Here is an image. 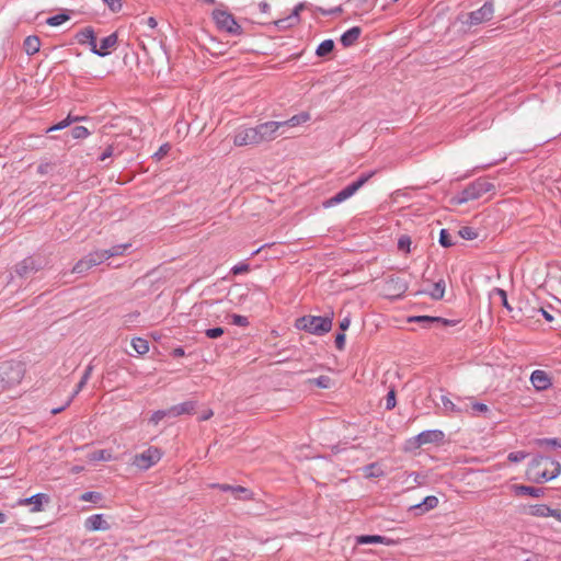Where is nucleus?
<instances>
[{"instance_id":"nucleus-1","label":"nucleus","mask_w":561,"mask_h":561,"mask_svg":"<svg viewBox=\"0 0 561 561\" xmlns=\"http://www.w3.org/2000/svg\"><path fill=\"white\" fill-rule=\"evenodd\" d=\"M527 473L535 483H543L561 474V463L545 455H536L529 462Z\"/></svg>"},{"instance_id":"nucleus-2","label":"nucleus","mask_w":561,"mask_h":561,"mask_svg":"<svg viewBox=\"0 0 561 561\" xmlns=\"http://www.w3.org/2000/svg\"><path fill=\"white\" fill-rule=\"evenodd\" d=\"M494 184L485 178H479L468 184L461 192L453 196L450 203L453 205H461L470 201L480 198L483 194L493 191Z\"/></svg>"},{"instance_id":"nucleus-3","label":"nucleus","mask_w":561,"mask_h":561,"mask_svg":"<svg viewBox=\"0 0 561 561\" xmlns=\"http://www.w3.org/2000/svg\"><path fill=\"white\" fill-rule=\"evenodd\" d=\"M333 314L329 316H302L296 320L295 327L314 335H324L332 329Z\"/></svg>"},{"instance_id":"nucleus-4","label":"nucleus","mask_w":561,"mask_h":561,"mask_svg":"<svg viewBox=\"0 0 561 561\" xmlns=\"http://www.w3.org/2000/svg\"><path fill=\"white\" fill-rule=\"evenodd\" d=\"M376 174V171H370L367 173H362L358 179L347 186H345L343 190H341L339 193H336L331 198L323 202V207L329 208L334 205H337L347 198L352 197L360 187H363L374 175Z\"/></svg>"},{"instance_id":"nucleus-5","label":"nucleus","mask_w":561,"mask_h":561,"mask_svg":"<svg viewBox=\"0 0 561 561\" xmlns=\"http://www.w3.org/2000/svg\"><path fill=\"white\" fill-rule=\"evenodd\" d=\"M47 261L39 254L26 256L15 264L14 273L21 278H28L45 268Z\"/></svg>"},{"instance_id":"nucleus-6","label":"nucleus","mask_w":561,"mask_h":561,"mask_svg":"<svg viewBox=\"0 0 561 561\" xmlns=\"http://www.w3.org/2000/svg\"><path fill=\"white\" fill-rule=\"evenodd\" d=\"M213 19L219 31L226 32L233 36L242 35L243 27L237 22L232 13L226 10H214Z\"/></svg>"},{"instance_id":"nucleus-7","label":"nucleus","mask_w":561,"mask_h":561,"mask_svg":"<svg viewBox=\"0 0 561 561\" xmlns=\"http://www.w3.org/2000/svg\"><path fill=\"white\" fill-rule=\"evenodd\" d=\"M24 373L20 362H4L0 366V381L7 387H13L21 382Z\"/></svg>"},{"instance_id":"nucleus-8","label":"nucleus","mask_w":561,"mask_h":561,"mask_svg":"<svg viewBox=\"0 0 561 561\" xmlns=\"http://www.w3.org/2000/svg\"><path fill=\"white\" fill-rule=\"evenodd\" d=\"M494 4L492 1H486L478 10L471 11L466 14L462 24L469 27L489 22L493 19Z\"/></svg>"},{"instance_id":"nucleus-9","label":"nucleus","mask_w":561,"mask_h":561,"mask_svg":"<svg viewBox=\"0 0 561 561\" xmlns=\"http://www.w3.org/2000/svg\"><path fill=\"white\" fill-rule=\"evenodd\" d=\"M162 457V451L160 448L150 446L141 454H137L134 457L133 465L141 470H148L152 466H154Z\"/></svg>"},{"instance_id":"nucleus-10","label":"nucleus","mask_w":561,"mask_h":561,"mask_svg":"<svg viewBox=\"0 0 561 561\" xmlns=\"http://www.w3.org/2000/svg\"><path fill=\"white\" fill-rule=\"evenodd\" d=\"M233 145L238 147L260 145L256 128L250 127L238 129L233 136Z\"/></svg>"},{"instance_id":"nucleus-11","label":"nucleus","mask_w":561,"mask_h":561,"mask_svg":"<svg viewBox=\"0 0 561 561\" xmlns=\"http://www.w3.org/2000/svg\"><path fill=\"white\" fill-rule=\"evenodd\" d=\"M282 126L283 123L274 121L265 122L255 126L260 144L276 139L278 136L277 131Z\"/></svg>"},{"instance_id":"nucleus-12","label":"nucleus","mask_w":561,"mask_h":561,"mask_svg":"<svg viewBox=\"0 0 561 561\" xmlns=\"http://www.w3.org/2000/svg\"><path fill=\"white\" fill-rule=\"evenodd\" d=\"M445 434L439 430H427L421 432L413 438V446L419 448L426 444H439L444 440Z\"/></svg>"},{"instance_id":"nucleus-13","label":"nucleus","mask_w":561,"mask_h":561,"mask_svg":"<svg viewBox=\"0 0 561 561\" xmlns=\"http://www.w3.org/2000/svg\"><path fill=\"white\" fill-rule=\"evenodd\" d=\"M210 488L218 489L222 492H230L237 500H252L253 492L242 485H230L226 483H213Z\"/></svg>"},{"instance_id":"nucleus-14","label":"nucleus","mask_w":561,"mask_h":561,"mask_svg":"<svg viewBox=\"0 0 561 561\" xmlns=\"http://www.w3.org/2000/svg\"><path fill=\"white\" fill-rule=\"evenodd\" d=\"M530 382L537 391H543L552 386L550 376L540 369H536L530 375Z\"/></svg>"},{"instance_id":"nucleus-15","label":"nucleus","mask_w":561,"mask_h":561,"mask_svg":"<svg viewBox=\"0 0 561 561\" xmlns=\"http://www.w3.org/2000/svg\"><path fill=\"white\" fill-rule=\"evenodd\" d=\"M197 402L188 400L169 408V417H178L181 415H192L196 412Z\"/></svg>"},{"instance_id":"nucleus-16","label":"nucleus","mask_w":561,"mask_h":561,"mask_svg":"<svg viewBox=\"0 0 561 561\" xmlns=\"http://www.w3.org/2000/svg\"><path fill=\"white\" fill-rule=\"evenodd\" d=\"M511 490L516 496L528 495L531 497H542L546 494L545 488H537L524 484H512Z\"/></svg>"},{"instance_id":"nucleus-17","label":"nucleus","mask_w":561,"mask_h":561,"mask_svg":"<svg viewBox=\"0 0 561 561\" xmlns=\"http://www.w3.org/2000/svg\"><path fill=\"white\" fill-rule=\"evenodd\" d=\"M305 9V3H299L293 10V13L284 19L274 21V25L279 30L289 28L299 22V13Z\"/></svg>"},{"instance_id":"nucleus-18","label":"nucleus","mask_w":561,"mask_h":561,"mask_svg":"<svg viewBox=\"0 0 561 561\" xmlns=\"http://www.w3.org/2000/svg\"><path fill=\"white\" fill-rule=\"evenodd\" d=\"M117 41H118L117 34L112 33L101 41L100 47H98V44L95 43V49L92 50V53L100 57H105L110 54L111 49H114L116 47Z\"/></svg>"},{"instance_id":"nucleus-19","label":"nucleus","mask_w":561,"mask_h":561,"mask_svg":"<svg viewBox=\"0 0 561 561\" xmlns=\"http://www.w3.org/2000/svg\"><path fill=\"white\" fill-rule=\"evenodd\" d=\"M355 542L356 545L381 543L386 546H393L397 543L396 540L381 535H360L355 538Z\"/></svg>"},{"instance_id":"nucleus-20","label":"nucleus","mask_w":561,"mask_h":561,"mask_svg":"<svg viewBox=\"0 0 561 561\" xmlns=\"http://www.w3.org/2000/svg\"><path fill=\"white\" fill-rule=\"evenodd\" d=\"M79 44L90 46V50L95 49L96 35L92 26H85L76 34Z\"/></svg>"},{"instance_id":"nucleus-21","label":"nucleus","mask_w":561,"mask_h":561,"mask_svg":"<svg viewBox=\"0 0 561 561\" xmlns=\"http://www.w3.org/2000/svg\"><path fill=\"white\" fill-rule=\"evenodd\" d=\"M443 411L446 415H461L469 412L468 404L463 407L455 404L448 397L442 396Z\"/></svg>"},{"instance_id":"nucleus-22","label":"nucleus","mask_w":561,"mask_h":561,"mask_svg":"<svg viewBox=\"0 0 561 561\" xmlns=\"http://www.w3.org/2000/svg\"><path fill=\"white\" fill-rule=\"evenodd\" d=\"M49 502V496L45 493H37L31 497L21 499L19 505H33L32 512L43 511V504Z\"/></svg>"},{"instance_id":"nucleus-23","label":"nucleus","mask_w":561,"mask_h":561,"mask_svg":"<svg viewBox=\"0 0 561 561\" xmlns=\"http://www.w3.org/2000/svg\"><path fill=\"white\" fill-rule=\"evenodd\" d=\"M85 528L91 531L108 530L110 524L104 519L102 514H94L85 519Z\"/></svg>"},{"instance_id":"nucleus-24","label":"nucleus","mask_w":561,"mask_h":561,"mask_svg":"<svg viewBox=\"0 0 561 561\" xmlns=\"http://www.w3.org/2000/svg\"><path fill=\"white\" fill-rule=\"evenodd\" d=\"M438 505V499L434 495L426 496L421 503L410 507L411 511L415 512V515L424 514L431 510H434Z\"/></svg>"},{"instance_id":"nucleus-25","label":"nucleus","mask_w":561,"mask_h":561,"mask_svg":"<svg viewBox=\"0 0 561 561\" xmlns=\"http://www.w3.org/2000/svg\"><path fill=\"white\" fill-rule=\"evenodd\" d=\"M362 28L359 26H353L341 35V44L344 47L353 46L359 38Z\"/></svg>"},{"instance_id":"nucleus-26","label":"nucleus","mask_w":561,"mask_h":561,"mask_svg":"<svg viewBox=\"0 0 561 561\" xmlns=\"http://www.w3.org/2000/svg\"><path fill=\"white\" fill-rule=\"evenodd\" d=\"M446 284L443 278H439L433 284L432 290H420L416 294H428L434 300H440L445 295Z\"/></svg>"},{"instance_id":"nucleus-27","label":"nucleus","mask_w":561,"mask_h":561,"mask_svg":"<svg viewBox=\"0 0 561 561\" xmlns=\"http://www.w3.org/2000/svg\"><path fill=\"white\" fill-rule=\"evenodd\" d=\"M41 47V39L36 35L27 36L23 42V49L28 56L35 55Z\"/></svg>"},{"instance_id":"nucleus-28","label":"nucleus","mask_w":561,"mask_h":561,"mask_svg":"<svg viewBox=\"0 0 561 561\" xmlns=\"http://www.w3.org/2000/svg\"><path fill=\"white\" fill-rule=\"evenodd\" d=\"M529 514L536 517H551L553 511L546 504H536L529 507Z\"/></svg>"},{"instance_id":"nucleus-29","label":"nucleus","mask_w":561,"mask_h":561,"mask_svg":"<svg viewBox=\"0 0 561 561\" xmlns=\"http://www.w3.org/2000/svg\"><path fill=\"white\" fill-rule=\"evenodd\" d=\"M334 47L333 39H325L318 45L316 55L321 58L328 57L334 50Z\"/></svg>"},{"instance_id":"nucleus-30","label":"nucleus","mask_w":561,"mask_h":561,"mask_svg":"<svg viewBox=\"0 0 561 561\" xmlns=\"http://www.w3.org/2000/svg\"><path fill=\"white\" fill-rule=\"evenodd\" d=\"M122 153L123 149H119L118 144L113 142L103 150L98 160L103 162L108 158L121 156Z\"/></svg>"},{"instance_id":"nucleus-31","label":"nucleus","mask_w":561,"mask_h":561,"mask_svg":"<svg viewBox=\"0 0 561 561\" xmlns=\"http://www.w3.org/2000/svg\"><path fill=\"white\" fill-rule=\"evenodd\" d=\"M85 257L88 259V263L93 267L107 260V252L106 250H98L89 253Z\"/></svg>"},{"instance_id":"nucleus-32","label":"nucleus","mask_w":561,"mask_h":561,"mask_svg":"<svg viewBox=\"0 0 561 561\" xmlns=\"http://www.w3.org/2000/svg\"><path fill=\"white\" fill-rule=\"evenodd\" d=\"M365 478H379L383 476L382 469L378 466L377 462H371L366 465L363 468Z\"/></svg>"},{"instance_id":"nucleus-33","label":"nucleus","mask_w":561,"mask_h":561,"mask_svg":"<svg viewBox=\"0 0 561 561\" xmlns=\"http://www.w3.org/2000/svg\"><path fill=\"white\" fill-rule=\"evenodd\" d=\"M439 321V317L431 316H415L409 318V322H419L423 325V328H430L433 323H437Z\"/></svg>"},{"instance_id":"nucleus-34","label":"nucleus","mask_w":561,"mask_h":561,"mask_svg":"<svg viewBox=\"0 0 561 561\" xmlns=\"http://www.w3.org/2000/svg\"><path fill=\"white\" fill-rule=\"evenodd\" d=\"M82 119H83V117H80V116H72L71 114H68V116H67L65 119H62V121H61V122H59L58 124H56V125H54V126L49 127V128L47 129V133H49V131H54V130H61V129H64V128L68 127L71 123H73V122H79V121H82Z\"/></svg>"},{"instance_id":"nucleus-35","label":"nucleus","mask_w":561,"mask_h":561,"mask_svg":"<svg viewBox=\"0 0 561 561\" xmlns=\"http://www.w3.org/2000/svg\"><path fill=\"white\" fill-rule=\"evenodd\" d=\"M131 346L140 355H144L149 351V343L142 337H134L131 340Z\"/></svg>"},{"instance_id":"nucleus-36","label":"nucleus","mask_w":561,"mask_h":561,"mask_svg":"<svg viewBox=\"0 0 561 561\" xmlns=\"http://www.w3.org/2000/svg\"><path fill=\"white\" fill-rule=\"evenodd\" d=\"M309 118H310V115L308 113H300V114L294 115L288 121H285L282 123H283V126H298V125L309 121Z\"/></svg>"},{"instance_id":"nucleus-37","label":"nucleus","mask_w":561,"mask_h":561,"mask_svg":"<svg viewBox=\"0 0 561 561\" xmlns=\"http://www.w3.org/2000/svg\"><path fill=\"white\" fill-rule=\"evenodd\" d=\"M309 382L316 385L321 389H329L332 386V379L325 375L319 376L318 378L309 379Z\"/></svg>"},{"instance_id":"nucleus-38","label":"nucleus","mask_w":561,"mask_h":561,"mask_svg":"<svg viewBox=\"0 0 561 561\" xmlns=\"http://www.w3.org/2000/svg\"><path fill=\"white\" fill-rule=\"evenodd\" d=\"M536 444L540 447L561 448L560 438H539Z\"/></svg>"},{"instance_id":"nucleus-39","label":"nucleus","mask_w":561,"mask_h":561,"mask_svg":"<svg viewBox=\"0 0 561 561\" xmlns=\"http://www.w3.org/2000/svg\"><path fill=\"white\" fill-rule=\"evenodd\" d=\"M69 19H70L69 14H67V13H59V14L49 16L46 20V23L49 26H58V25H61L62 23H65L66 21H68Z\"/></svg>"},{"instance_id":"nucleus-40","label":"nucleus","mask_w":561,"mask_h":561,"mask_svg":"<svg viewBox=\"0 0 561 561\" xmlns=\"http://www.w3.org/2000/svg\"><path fill=\"white\" fill-rule=\"evenodd\" d=\"M493 296H497L500 299H501V304L502 306L510 312L513 311V308L512 306L510 305L508 300H507V294L504 289L502 288H494L493 291H492Z\"/></svg>"},{"instance_id":"nucleus-41","label":"nucleus","mask_w":561,"mask_h":561,"mask_svg":"<svg viewBox=\"0 0 561 561\" xmlns=\"http://www.w3.org/2000/svg\"><path fill=\"white\" fill-rule=\"evenodd\" d=\"M130 243L116 244L111 249H107V259L124 254V252L130 247Z\"/></svg>"},{"instance_id":"nucleus-42","label":"nucleus","mask_w":561,"mask_h":561,"mask_svg":"<svg viewBox=\"0 0 561 561\" xmlns=\"http://www.w3.org/2000/svg\"><path fill=\"white\" fill-rule=\"evenodd\" d=\"M458 234L465 240H474L478 238L477 230L468 226L461 227L458 231Z\"/></svg>"},{"instance_id":"nucleus-43","label":"nucleus","mask_w":561,"mask_h":561,"mask_svg":"<svg viewBox=\"0 0 561 561\" xmlns=\"http://www.w3.org/2000/svg\"><path fill=\"white\" fill-rule=\"evenodd\" d=\"M92 267L90 263H88V259L84 256L83 259L79 260L75 266L72 267V273L77 274H83L87 271H89Z\"/></svg>"},{"instance_id":"nucleus-44","label":"nucleus","mask_w":561,"mask_h":561,"mask_svg":"<svg viewBox=\"0 0 561 561\" xmlns=\"http://www.w3.org/2000/svg\"><path fill=\"white\" fill-rule=\"evenodd\" d=\"M439 244L443 247V248H450L454 242H453V239H451V236L450 233L448 232L447 229H442L440 232H439Z\"/></svg>"},{"instance_id":"nucleus-45","label":"nucleus","mask_w":561,"mask_h":561,"mask_svg":"<svg viewBox=\"0 0 561 561\" xmlns=\"http://www.w3.org/2000/svg\"><path fill=\"white\" fill-rule=\"evenodd\" d=\"M169 417V409L154 411L149 420L153 425H158L160 421Z\"/></svg>"},{"instance_id":"nucleus-46","label":"nucleus","mask_w":561,"mask_h":561,"mask_svg":"<svg viewBox=\"0 0 561 561\" xmlns=\"http://www.w3.org/2000/svg\"><path fill=\"white\" fill-rule=\"evenodd\" d=\"M71 135L75 139H84L90 135V131L84 126H75L71 129Z\"/></svg>"},{"instance_id":"nucleus-47","label":"nucleus","mask_w":561,"mask_h":561,"mask_svg":"<svg viewBox=\"0 0 561 561\" xmlns=\"http://www.w3.org/2000/svg\"><path fill=\"white\" fill-rule=\"evenodd\" d=\"M470 409H471V411H472L471 413L473 415H476V414H484L485 415V414L490 413V408L486 404L481 403V402L472 403Z\"/></svg>"},{"instance_id":"nucleus-48","label":"nucleus","mask_w":561,"mask_h":561,"mask_svg":"<svg viewBox=\"0 0 561 561\" xmlns=\"http://www.w3.org/2000/svg\"><path fill=\"white\" fill-rule=\"evenodd\" d=\"M80 499L82 501H85V502H94V503H98L99 501L102 500V494L100 492H95V491H89V492H84Z\"/></svg>"},{"instance_id":"nucleus-49","label":"nucleus","mask_w":561,"mask_h":561,"mask_svg":"<svg viewBox=\"0 0 561 561\" xmlns=\"http://www.w3.org/2000/svg\"><path fill=\"white\" fill-rule=\"evenodd\" d=\"M250 271V264L247 262H240L231 268L232 275H240Z\"/></svg>"},{"instance_id":"nucleus-50","label":"nucleus","mask_w":561,"mask_h":561,"mask_svg":"<svg viewBox=\"0 0 561 561\" xmlns=\"http://www.w3.org/2000/svg\"><path fill=\"white\" fill-rule=\"evenodd\" d=\"M396 404H397L396 391H394V389H391L386 396L385 408H386V410H392L396 407Z\"/></svg>"},{"instance_id":"nucleus-51","label":"nucleus","mask_w":561,"mask_h":561,"mask_svg":"<svg viewBox=\"0 0 561 561\" xmlns=\"http://www.w3.org/2000/svg\"><path fill=\"white\" fill-rule=\"evenodd\" d=\"M527 456H528V454L526 451L518 450V451L510 453L507 456V459L511 462H519V461L524 460Z\"/></svg>"},{"instance_id":"nucleus-52","label":"nucleus","mask_w":561,"mask_h":561,"mask_svg":"<svg viewBox=\"0 0 561 561\" xmlns=\"http://www.w3.org/2000/svg\"><path fill=\"white\" fill-rule=\"evenodd\" d=\"M225 333V330L224 328L221 327H216V328H210V329H207L205 331V334L208 339H218L220 337L222 334Z\"/></svg>"},{"instance_id":"nucleus-53","label":"nucleus","mask_w":561,"mask_h":561,"mask_svg":"<svg viewBox=\"0 0 561 561\" xmlns=\"http://www.w3.org/2000/svg\"><path fill=\"white\" fill-rule=\"evenodd\" d=\"M232 323L238 327H248L250 322L247 317L234 313L232 314Z\"/></svg>"},{"instance_id":"nucleus-54","label":"nucleus","mask_w":561,"mask_h":561,"mask_svg":"<svg viewBox=\"0 0 561 561\" xmlns=\"http://www.w3.org/2000/svg\"><path fill=\"white\" fill-rule=\"evenodd\" d=\"M335 347L340 351L344 350L345 347V334L343 332H340L335 335Z\"/></svg>"},{"instance_id":"nucleus-55","label":"nucleus","mask_w":561,"mask_h":561,"mask_svg":"<svg viewBox=\"0 0 561 561\" xmlns=\"http://www.w3.org/2000/svg\"><path fill=\"white\" fill-rule=\"evenodd\" d=\"M113 12H118L122 9L121 0H103Z\"/></svg>"},{"instance_id":"nucleus-56","label":"nucleus","mask_w":561,"mask_h":561,"mask_svg":"<svg viewBox=\"0 0 561 561\" xmlns=\"http://www.w3.org/2000/svg\"><path fill=\"white\" fill-rule=\"evenodd\" d=\"M170 150V145L164 144L162 145L159 150L154 153L153 157H156L158 160L162 159Z\"/></svg>"},{"instance_id":"nucleus-57","label":"nucleus","mask_w":561,"mask_h":561,"mask_svg":"<svg viewBox=\"0 0 561 561\" xmlns=\"http://www.w3.org/2000/svg\"><path fill=\"white\" fill-rule=\"evenodd\" d=\"M410 244H411V240H410V238H409V237L403 236V237H401V238L399 239L398 248H399L400 250H409Z\"/></svg>"},{"instance_id":"nucleus-58","label":"nucleus","mask_w":561,"mask_h":561,"mask_svg":"<svg viewBox=\"0 0 561 561\" xmlns=\"http://www.w3.org/2000/svg\"><path fill=\"white\" fill-rule=\"evenodd\" d=\"M350 324H351L350 317H345L344 319H342L339 323V328H340L341 332L344 333V331H346L350 328Z\"/></svg>"},{"instance_id":"nucleus-59","label":"nucleus","mask_w":561,"mask_h":561,"mask_svg":"<svg viewBox=\"0 0 561 561\" xmlns=\"http://www.w3.org/2000/svg\"><path fill=\"white\" fill-rule=\"evenodd\" d=\"M439 320L440 321L438 323H440L444 327H454L459 322V320H449V319H445V318H440V317H439Z\"/></svg>"},{"instance_id":"nucleus-60","label":"nucleus","mask_w":561,"mask_h":561,"mask_svg":"<svg viewBox=\"0 0 561 561\" xmlns=\"http://www.w3.org/2000/svg\"><path fill=\"white\" fill-rule=\"evenodd\" d=\"M87 382H88V380H87L85 378H82V377H81V379H80V381L78 382L77 388H76V390H75V392H73V394H72V397H71V398H73L76 394H78V393H79V392L84 388V386L87 385Z\"/></svg>"},{"instance_id":"nucleus-61","label":"nucleus","mask_w":561,"mask_h":561,"mask_svg":"<svg viewBox=\"0 0 561 561\" xmlns=\"http://www.w3.org/2000/svg\"><path fill=\"white\" fill-rule=\"evenodd\" d=\"M341 12H342V8L341 7H336V8H333L331 10H322L321 9V13L323 15L336 14V13H341Z\"/></svg>"},{"instance_id":"nucleus-62","label":"nucleus","mask_w":561,"mask_h":561,"mask_svg":"<svg viewBox=\"0 0 561 561\" xmlns=\"http://www.w3.org/2000/svg\"><path fill=\"white\" fill-rule=\"evenodd\" d=\"M185 355V351L183 347H175L173 351H172V356L178 358V357H183Z\"/></svg>"},{"instance_id":"nucleus-63","label":"nucleus","mask_w":561,"mask_h":561,"mask_svg":"<svg viewBox=\"0 0 561 561\" xmlns=\"http://www.w3.org/2000/svg\"><path fill=\"white\" fill-rule=\"evenodd\" d=\"M145 23L150 27V28H156L158 23H157V20L153 18V16H149L145 20Z\"/></svg>"},{"instance_id":"nucleus-64","label":"nucleus","mask_w":561,"mask_h":561,"mask_svg":"<svg viewBox=\"0 0 561 561\" xmlns=\"http://www.w3.org/2000/svg\"><path fill=\"white\" fill-rule=\"evenodd\" d=\"M92 371H93V365H92V364H89V365L87 366V368H85V370H84L83 375H82V378H85L87 380H89V379H90V377H91Z\"/></svg>"}]
</instances>
